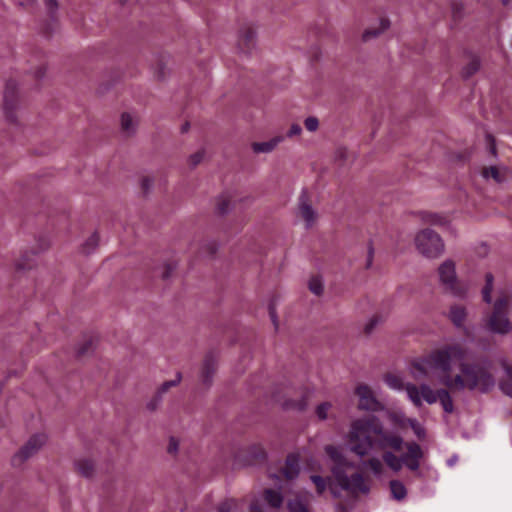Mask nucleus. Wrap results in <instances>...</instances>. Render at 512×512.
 I'll return each instance as SVG.
<instances>
[{"label":"nucleus","mask_w":512,"mask_h":512,"mask_svg":"<svg viewBox=\"0 0 512 512\" xmlns=\"http://www.w3.org/2000/svg\"><path fill=\"white\" fill-rule=\"evenodd\" d=\"M180 381H181V375L178 373L176 375V379L175 380L164 382L161 385V387L159 389V392L161 394L167 392L171 387L176 386Z\"/></svg>","instance_id":"nucleus-38"},{"label":"nucleus","mask_w":512,"mask_h":512,"mask_svg":"<svg viewBox=\"0 0 512 512\" xmlns=\"http://www.w3.org/2000/svg\"><path fill=\"white\" fill-rule=\"evenodd\" d=\"M505 375L500 382V388L506 395L512 397V367L505 366Z\"/></svg>","instance_id":"nucleus-26"},{"label":"nucleus","mask_w":512,"mask_h":512,"mask_svg":"<svg viewBox=\"0 0 512 512\" xmlns=\"http://www.w3.org/2000/svg\"><path fill=\"white\" fill-rule=\"evenodd\" d=\"M80 354H84L85 353V350H80L79 351Z\"/></svg>","instance_id":"nucleus-54"},{"label":"nucleus","mask_w":512,"mask_h":512,"mask_svg":"<svg viewBox=\"0 0 512 512\" xmlns=\"http://www.w3.org/2000/svg\"><path fill=\"white\" fill-rule=\"evenodd\" d=\"M304 125L309 132H315L319 128V120L314 116H310L305 119Z\"/></svg>","instance_id":"nucleus-37"},{"label":"nucleus","mask_w":512,"mask_h":512,"mask_svg":"<svg viewBox=\"0 0 512 512\" xmlns=\"http://www.w3.org/2000/svg\"><path fill=\"white\" fill-rule=\"evenodd\" d=\"M298 218L304 223L306 229L313 228L318 221V213L308 202L305 196H301L298 204Z\"/></svg>","instance_id":"nucleus-12"},{"label":"nucleus","mask_w":512,"mask_h":512,"mask_svg":"<svg viewBox=\"0 0 512 512\" xmlns=\"http://www.w3.org/2000/svg\"><path fill=\"white\" fill-rule=\"evenodd\" d=\"M47 437L45 434H35L20 448L13 456L12 463L14 466H21L25 461L36 455L45 445Z\"/></svg>","instance_id":"nucleus-8"},{"label":"nucleus","mask_w":512,"mask_h":512,"mask_svg":"<svg viewBox=\"0 0 512 512\" xmlns=\"http://www.w3.org/2000/svg\"><path fill=\"white\" fill-rule=\"evenodd\" d=\"M384 382L390 389L396 390V391H402V390L406 391V387L411 384V383L405 384L403 382V379L400 376L395 375V374H387L384 377Z\"/></svg>","instance_id":"nucleus-21"},{"label":"nucleus","mask_w":512,"mask_h":512,"mask_svg":"<svg viewBox=\"0 0 512 512\" xmlns=\"http://www.w3.org/2000/svg\"><path fill=\"white\" fill-rule=\"evenodd\" d=\"M324 450L333 463L331 473L341 489L352 495L367 494L370 491V481L362 474H347L346 470L353 468L354 464L345 457L340 446L327 445Z\"/></svg>","instance_id":"nucleus-3"},{"label":"nucleus","mask_w":512,"mask_h":512,"mask_svg":"<svg viewBox=\"0 0 512 512\" xmlns=\"http://www.w3.org/2000/svg\"><path fill=\"white\" fill-rule=\"evenodd\" d=\"M364 469L369 471L374 477L381 479L385 476L386 468L383 459L373 456L362 463Z\"/></svg>","instance_id":"nucleus-16"},{"label":"nucleus","mask_w":512,"mask_h":512,"mask_svg":"<svg viewBox=\"0 0 512 512\" xmlns=\"http://www.w3.org/2000/svg\"><path fill=\"white\" fill-rule=\"evenodd\" d=\"M310 480L316 487V491L319 495H322L327 489L330 490L331 494L338 498L341 496V491H345V489H341L340 486L335 482L334 477L323 478L319 475H311Z\"/></svg>","instance_id":"nucleus-13"},{"label":"nucleus","mask_w":512,"mask_h":512,"mask_svg":"<svg viewBox=\"0 0 512 512\" xmlns=\"http://www.w3.org/2000/svg\"><path fill=\"white\" fill-rule=\"evenodd\" d=\"M263 500L267 506L261 504L259 500H254L250 504V512H269V509H279L283 503V497L279 491L266 489Z\"/></svg>","instance_id":"nucleus-11"},{"label":"nucleus","mask_w":512,"mask_h":512,"mask_svg":"<svg viewBox=\"0 0 512 512\" xmlns=\"http://www.w3.org/2000/svg\"><path fill=\"white\" fill-rule=\"evenodd\" d=\"M202 159L201 153H196L190 157V162L192 165H197Z\"/></svg>","instance_id":"nucleus-45"},{"label":"nucleus","mask_w":512,"mask_h":512,"mask_svg":"<svg viewBox=\"0 0 512 512\" xmlns=\"http://www.w3.org/2000/svg\"><path fill=\"white\" fill-rule=\"evenodd\" d=\"M45 4L50 11L57 8V2L55 0H46Z\"/></svg>","instance_id":"nucleus-47"},{"label":"nucleus","mask_w":512,"mask_h":512,"mask_svg":"<svg viewBox=\"0 0 512 512\" xmlns=\"http://www.w3.org/2000/svg\"><path fill=\"white\" fill-rule=\"evenodd\" d=\"M466 356L462 344H444L415 358L410 364V374L415 380L436 377L442 385L455 391L487 393L496 383L492 363L487 359L468 362Z\"/></svg>","instance_id":"nucleus-1"},{"label":"nucleus","mask_w":512,"mask_h":512,"mask_svg":"<svg viewBox=\"0 0 512 512\" xmlns=\"http://www.w3.org/2000/svg\"><path fill=\"white\" fill-rule=\"evenodd\" d=\"M15 88H16L15 83H13V82L7 83L5 93H4V99L6 102L9 101V98L12 96Z\"/></svg>","instance_id":"nucleus-42"},{"label":"nucleus","mask_w":512,"mask_h":512,"mask_svg":"<svg viewBox=\"0 0 512 512\" xmlns=\"http://www.w3.org/2000/svg\"><path fill=\"white\" fill-rule=\"evenodd\" d=\"M390 422L399 429H405L408 426L410 418H407L402 411H392L388 413Z\"/></svg>","instance_id":"nucleus-24"},{"label":"nucleus","mask_w":512,"mask_h":512,"mask_svg":"<svg viewBox=\"0 0 512 512\" xmlns=\"http://www.w3.org/2000/svg\"><path fill=\"white\" fill-rule=\"evenodd\" d=\"M272 319H273L274 324L276 325V319H275L274 315H272Z\"/></svg>","instance_id":"nucleus-53"},{"label":"nucleus","mask_w":512,"mask_h":512,"mask_svg":"<svg viewBox=\"0 0 512 512\" xmlns=\"http://www.w3.org/2000/svg\"><path fill=\"white\" fill-rule=\"evenodd\" d=\"M331 409L332 404L330 402H323L317 406L316 415L320 420H326Z\"/></svg>","instance_id":"nucleus-31"},{"label":"nucleus","mask_w":512,"mask_h":512,"mask_svg":"<svg viewBox=\"0 0 512 512\" xmlns=\"http://www.w3.org/2000/svg\"><path fill=\"white\" fill-rule=\"evenodd\" d=\"M347 153L348 152H347V150L345 148H339L336 151V158L340 159V160L345 159L346 156H347Z\"/></svg>","instance_id":"nucleus-44"},{"label":"nucleus","mask_w":512,"mask_h":512,"mask_svg":"<svg viewBox=\"0 0 512 512\" xmlns=\"http://www.w3.org/2000/svg\"><path fill=\"white\" fill-rule=\"evenodd\" d=\"M455 462H456V458H451V459L448 460V464L450 466L454 465Z\"/></svg>","instance_id":"nucleus-51"},{"label":"nucleus","mask_w":512,"mask_h":512,"mask_svg":"<svg viewBox=\"0 0 512 512\" xmlns=\"http://www.w3.org/2000/svg\"><path fill=\"white\" fill-rule=\"evenodd\" d=\"M408 426H410L412 428L415 435L419 439H423L425 437V435H426L425 429L416 419L410 418L409 422H408Z\"/></svg>","instance_id":"nucleus-35"},{"label":"nucleus","mask_w":512,"mask_h":512,"mask_svg":"<svg viewBox=\"0 0 512 512\" xmlns=\"http://www.w3.org/2000/svg\"><path fill=\"white\" fill-rule=\"evenodd\" d=\"M505 168H498L496 166H490L483 170V177L486 179L492 178L495 182L501 183L505 180Z\"/></svg>","instance_id":"nucleus-22"},{"label":"nucleus","mask_w":512,"mask_h":512,"mask_svg":"<svg viewBox=\"0 0 512 512\" xmlns=\"http://www.w3.org/2000/svg\"><path fill=\"white\" fill-rule=\"evenodd\" d=\"M216 209L221 215L229 213L232 209L230 197L228 195H220L216 201Z\"/></svg>","instance_id":"nucleus-27"},{"label":"nucleus","mask_w":512,"mask_h":512,"mask_svg":"<svg viewBox=\"0 0 512 512\" xmlns=\"http://www.w3.org/2000/svg\"><path fill=\"white\" fill-rule=\"evenodd\" d=\"M390 27V21L385 18H381L375 25L365 29L362 33V41L368 42L372 39L379 37Z\"/></svg>","instance_id":"nucleus-14"},{"label":"nucleus","mask_w":512,"mask_h":512,"mask_svg":"<svg viewBox=\"0 0 512 512\" xmlns=\"http://www.w3.org/2000/svg\"><path fill=\"white\" fill-rule=\"evenodd\" d=\"M122 2H126L127 0H121Z\"/></svg>","instance_id":"nucleus-55"},{"label":"nucleus","mask_w":512,"mask_h":512,"mask_svg":"<svg viewBox=\"0 0 512 512\" xmlns=\"http://www.w3.org/2000/svg\"><path fill=\"white\" fill-rule=\"evenodd\" d=\"M510 0H502L503 4H508Z\"/></svg>","instance_id":"nucleus-52"},{"label":"nucleus","mask_w":512,"mask_h":512,"mask_svg":"<svg viewBox=\"0 0 512 512\" xmlns=\"http://www.w3.org/2000/svg\"><path fill=\"white\" fill-rule=\"evenodd\" d=\"M309 289L310 291L319 296L322 294L323 292V282L320 278L318 277H313L312 279H310L309 281Z\"/></svg>","instance_id":"nucleus-34"},{"label":"nucleus","mask_w":512,"mask_h":512,"mask_svg":"<svg viewBox=\"0 0 512 512\" xmlns=\"http://www.w3.org/2000/svg\"><path fill=\"white\" fill-rule=\"evenodd\" d=\"M448 317L456 327L460 328L466 321L467 310L461 304H454L450 307Z\"/></svg>","instance_id":"nucleus-19"},{"label":"nucleus","mask_w":512,"mask_h":512,"mask_svg":"<svg viewBox=\"0 0 512 512\" xmlns=\"http://www.w3.org/2000/svg\"><path fill=\"white\" fill-rule=\"evenodd\" d=\"M358 397V408L366 411H378L381 408L380 402L374 395L372 389L366 384H359L355 389Z\"/></svg>","instance_id":"nucleus-10"},{"label":"nucleus","mask_w":512,"mask_h":512,"mask_svg":"<svg viewBox=\"0 0 512 512\" xmlns=\"http://www.w3.org/2000/svg\"><path fill=\"white\" fill-rule=\"evenodd\" d=\"M217 366L216 358L209 354L205 357L201 368L200 378L203 384L208 385L211 383Z\"/></svg>","instance_id":"nucleus-17"},{"label":"nucleus","mask_w":512,"mask_h":512,"mask_svg":"<svg viewBox=\"0 0 512 512\" xmlns=\"http://www.w3.org/2000/svg\"><path fill=\"white\" fill-rule=\"evenodd\" d=\"M479 67H480V62L478 60V58H472L469 63L463 68V76L468 78L470 76H472L473 74H475L478 70H479Z\"/></svg>","instance_id":"nucleus-29"},{"label":"nucleus","mask_w":512,"mask_h":512,"mask_svg":"<svg viewBox=\"0 0 512 512\" xmlns=\"http://www.w3.org/2000/svg\"><path fill=\"white\" fill-rule=\"evenodd\" d=\"M414 244L417 251L429 259H436L445 251V244L441 236L429 228L416 233Z\"/></svg>","instance_id":"nucleus-6"},{"label":"nucleus","mask_w":512,"mask_h":512,"mask_svg":"<svg viewBox=\"0 0 512 512\" xmlns=\"http://www.w3.org/2000/svg\"><path fill=\"white\" fill-rule=\"evenodd\" d=\"M75 466H76L77 471L85 477H89L93 474L94 464L89 459H86V458L78 459L75 462Z\"/></svg>","instance_id":"nucleus-25"},{"label":"nucleus","mask_w":512,"mask_h":512,"mask_svg":"<svg viewBox=\"0 0 512 512\" xmlns=\"http://www.w3.org/2000/svg\"><path fill=\"white\" fill-rule=\"evenodd\" d=\"M284 141V136L278 135L275 137H272L271 139L263 142H254L251 145V148L254 153L260 154V153H271L274 151L277 146Z\"/></svg>","instance_id":"nucleus-15"},{"label":"nucleus","mask_w":512,"mask_h":512,"mask_svg":"<svg viewBox=\"0 0 512 512\" xmlns=\"http://www.w3.org/2000/svg\"><path fill=\"white\" fill-rule=\"evenodd\" d=\"M348 442L350 451L361 458L372 450L383 451L384 464L395 473L403 466L411 471L418 470L423 456L421 447L415 442L407 443L406 453L397 456L394 452L402 450L404 439L397 433L384 430L376 417L354 420L348 433Z\"/></svg>","instance_id":"nucleus-2"},{"label":"nucleus","mask_w":512,"mask_h":512,"mask_svg":"<svg viewBox=\"0 0 512 512\" xmlns=\"http://www.w3.org/2000/svg\"><path fill=\"white\" fill-rule=\"evenodd\" d=\"M300 472L299 457L295 454L289 455L283 468V475L287 480L295 479Z\"/></svg>","instance_id":"nucleus-18"},{"label":"nucleus","mask_w":512,"mask_h":512,"mask_svg":"<svg viewBox=\"0 0 512 512\" xmlns=\"http://www.w3.org/2000/svg\"><path fill=\"white\" fill-rule=\"evenodd\" d=\"M121 129L127 135H131L136 131L138 125V119L131 113L124 112L120 118Z\"/></svg>","instance_id":"nucleus-20"},{"label":"nucleus","mask_w":512,"mask_h":512,"mask_svg":"<svg viewBox=\"0 0 512 512\" xmlns=\"http://www.w3.org/2000/svg\"><path fill=\"white\" fill-rule=\"evenodd\" d=\"M219 512H238V502L235 500H229L224 502L220 506Z\"/></svg>","instance_id":"nucleus-36"},{"label":"nucleus","mask_w":512,"mask_h":512,"mask_svg":"<svg viewBox=\"0 0 512 512\" xmlns=\"http://www.w3.org/2000/svg\"><path fill=\"white\" fill-rule=\"evenodd\" d=\"M142 188L147 191L149 188L152 187V180L149 178H144L141 182Z\"/></svg>","instance_id":"nucleus-46"},{"label":"nucleus","mask_w":512,"mask_h":512,"mask_svg":"<svg viewBox=\"0 0 512 512\" xmlns=\"http://www.w3.org/2000/svg\"><path fill=\"white\" fill-rule=\"evenodd\" d=\"M301 132H302L301 126L299 124L294 123L290 126V129L287 132V136L288 137L298 136L301 134Z\"/></svg>","instance_id":"nucleus-40"},{"label":"nucleus","mask_w":512,"mask_h":512,"mask_svg":"<svg viewBox=\"0 0 512 512\" xmlns=\"http://www.w3.org/2000/svg\"><path fill=\"white\" fill-rule=\"evenodd\" d=\"M485 286L482 290L483 300L486 303H491V293L493 290L494 277L491 273H487L485 276Z\"/></svg>","instance_id":"nucleus-28"},{"label":"nucleus","mask_w":512,"mask_h":512,"mask_svg":"<svg viewBox=\"0 0 512 512\" xmlns=\"http://www.w3.org/2000/svg\"><path fill=\"white\" fill-rule=\"evenodd\" d=\"M381 322L380 318L377 316L372 317L365 326L366 333H371L375 326H377Z\"/></svg>","instance_id":"nucleus-39"},{"label":"nucleus","mask_w":512,"mask_h":512,"mask_svg":"<svg viewBox=\"0 0 512 512\" xmlns=\"http://www.w3.org/2000/svg\"><path fill=\"white\" fill-rule=\"evenodd\" d=\"M292 406L295 407L298 410H303L306 407V402L305 401H301V402H298L296 404H293Z\"/></svg>","instance_id":"nucleus-50"},{"label":"nucleus","mask_w":512,"mask_h":512,"mask_svg":"<svg viewBox=\"0 0 512 512\" xmlns=\"http://www.w3.org/2000/svg\"><path fill=\"white\" fill-rule=\"evenodd\" d=\"M99 243V236L97 233H93L91 236L88 237V239L83 244V252L84 253H90L92 252Z\"/></svg>","instance_id":"nucleus-30"},{"label":"nucleus","mask_w":512,"mask_h":512,"mask_svg":"<svg viewBox=\"0 0 512 512\" xmlns=\"http://www.w3.org/2000/svg\"><path fill=\"white\" fill-rule=\"evenodd\" d=\"M179 449V442L175 438H170L167 450L171 454H175Z\"/></svg>","instance_id":"nucleus-41"},{"label":"nucleus","mask_w":512,"mask_h":512,"mask_svg":"<svg viewBox=\"0 0 512 512\" xmlns=\"http://www.w3.org/2000/svg\"><path fill=\"white\" fill-rule=\"evenodd\" d=\"M448 389L449 388L446 387L434 390L427 383H422L420 385L410 384L406 387V394L407 398L417 408H420L424 402L432 405L437 401H440L443 410L446 413H452L454 410V405L453 399Z\"/></svg>","instance_id":"nucleus-4"},{"label":"nucleus","mask_w":512,"mask_h":512,"mask_svg":"<svg viewBox=\"0 0 512 512\" xmlns=\"http://www.w3.org/2000/svg\"><path fill=\"white\" fill-rule=\"evenodd\" d=\"M486 139H487L488 144L490 145L491 153L495 154L496 148H495L493 138L491 137V135H487Z\"/></svg>","instance_id":"nucleus-48"},{"label":"nucleus","mask_w":512,"mask_h":512,"mask_svg":"<svg viewBox=\"0 0 512 512\" xmlns=\"http://www.w3.org/2000/svg\"><path fill=\"white\" fill-rule=\"evenodd\" d=\"M256 40V27L252 24H245L239 30L237 48L243 54H250L256 47Z\"/></svg>","instance_id":"nucleus-9"},{"label":"nucleus","mask_w":512,"mask_h":512,"mask_svg":"<svg viewBox=\"0 0 512 512\" xmlns=\"http://www.w3.org/2000/svg\"><path fill=\"white\" fill-rule=\"evenodd\" d=\"M425 222L436 226H446L448 220L444 216H441L439 214H429L425 218Z\"/></svg>","instance_id":"nucleus-33"},{"label":"nucleus","mask_w":512,"mask_h":512,"mask_svg":"<svg viewBox=\"0 0 512 512\" xmlns=\"http://www.w3.org/2000/svg\"><path fill=\"white\" fill-rule=\"evenodd\" d=\"M390 491L393 499L401 501L407 496V489L405 485L399 480L390 481Z\"/></svg>","instance_id":"nucleus-23"},{"label":"nucleus","mask_w":512,"mask_h":512,"mask_svg":"<svg viewBox=\"0 0 512 512\" xmlns=\"http://www.w3.org/2000/svg\"><path fill=\"white\" fill-rule=\"evenodd\" d=\"M510 301L511 297L504 295L499 297L494 303L493 312L487 320V327L491 332L505 335L512 331V324L507 317Z\"/></svg>","instance_id":"nucleus-7"},{"label":"nucleus","mask_w":512,"mask_h":512,"mask_svg":"<svg viewBox=\"0 0 512 512\" xmlns=\"http://www.w3.org/2000/svg\"><path fill=\"white\" fill-rule=\"evenodd\" d=\"M253 450H255L253 453H254V457L258 458V457H264L265 455V451L264 449L262 448V446L260 445H257V446H254L252 447Z\"/></svg>","instance_id":"nucleus-43"},{"label":"nucleus","mask_w":512,"mask_h":512,"mask_svg":"<svg viewBox=\"0 0 512 512\" xmlns=\"http://www.w3.org/2000/svg\"><path fill=\"white\" fill-rule=\"evenodd\" d=\"M174 268L175 267L171 266V265L167 266L166 271L162 273V277L163 278H168L170 273L174 270Z\"/></svg>","instance_id":"nucleus-49"},{"label":"nucleus","mask_w":512,"mask_h":512,"mask_svg":"<svg viewBox=\"0 0 512 512\" xmlns=\"http://www.w3.org/2000/svg\"><path fill=\"white\" fill-rule=\"evenodd\" d=\"M287 505L290 512H309L307 505L298 498L290 500Z\"/></svg>","instance_id":"nucleus-32"},{"label":"nucleus","mask_w":512,"mask_h":512,"mask_svg":"<svg viewBox=\"0 0 512 512\" xmlns=\"http://www.w3.org/2000/svg\"><path fill=\"white\" fill-rule=\"evenodd\" d=\"M439 285L452 296L464 299L467 296V288L461 283L454 260L445 259L437 268Z\"/></svg>","instance_id":"nucleus-5"}]
</instances>
